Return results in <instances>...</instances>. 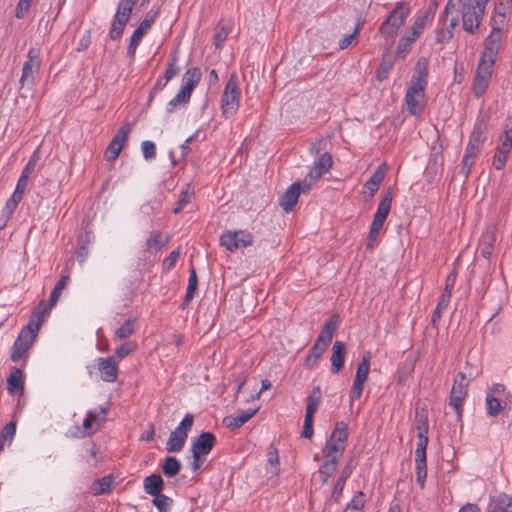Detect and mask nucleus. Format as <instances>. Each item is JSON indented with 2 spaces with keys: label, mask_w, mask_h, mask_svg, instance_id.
<instances>
[{
  "label": "nucleus",
  "mask_w": 512,
  "mask_h": 512,
  "mask_svg": "<svg viewBox=\"0 0 512 512\" xmlns=\"http://www.w3.org/2000/svg\"><path fill=\"white\" fill-rule=\"evenodd\" d=\"M132 129L131 123H125L117 131L116 135L112 138L104 152V158L107 161H114L120 154L125 142L128 139L129 133Z\"/></svg>",
  "instance_id": "nucleus-15"
},
{
  "label": "nucleus",
  "mask_w": 512,
  "mask_h": 512,
  "mask_svg": "<svg viewBox=\"0 0 512 512\" xmlns=\"http://www.w3.org/2000/svg\"><path fill=\"white\" fill-rule=\"evenodd\" d=\"M417 446L415 450V458L416 457H426V448L428 444V425L427 420L424 419L421 421V424L417 427Z\"/></svg>",
  "instance_id": "nucleus-28"
},
{
  "label": "nucleus",
  "mask_w": 512,
  "mask_h": 512,
  "mask_svg": "<svg viewBox=\"0 0 512 512\" xmlns=\"http://www.w3.org/2000/svg\"><path fill=\"white\" fill-rule=\"evenodd\" d=\"M346 355V345L341 341H335L332 347L331 369L332 372L338 373L344 365Z\"/></svg>",
  "instance_id": "nucleus-25"
},
{
  "label": "nucleus",
  "mask_w": 512,
  "mask_h": 512,
  "mask_svg": "<svg viewBox=\"0 0 512 512\" xmlns=\"http://www.w3.org/2000/svg\"><path fill=\"white\" fill-rule=\"evenodd\" d=\"M493 65V63L484 60L480 61L476 70L473 84V91L477 97L482 96L486 91L489 79L492 74Z\"/></svg>",
  "instance_id": "nucleus-17"
},
{
  "label": "nucleus",
  "mask_w": 512,
  "mask_h": 512,
  "mask_svg": "<svg viewBox=\"0 0 512 512\" xmlns=\"http://www.w3.org/2000/svg\"><path fill=\"white\" fill-rule=\"evenodd\" d=\"M105 415H106L105 408H101L99 413H97L96 411H89L87 413L88 418H90L92 420V423H97V426H99L100 423L105 421Z\"/></svg>",
  "instance_id": "nucleus-60"
},
{
  "label": "nucleus",
  "mask_w": 512,
  "mask_h": 512,
  "mask_svg": "<svg viewBox=\"0 0 512 512\" xmlns=\"http://www.w3.org/2000/svg\"><path fill=\"white\" fill-rule=\"evenodd\" d=\"M201 79L200 69L189 68L182 77V86L177 95L168 103V112H173L177 105L185 104L190 100L193 89L197 86Z\"/></svg>",
  "instance_id": "nucleus-6"
},
{
  "label": "nucleus",
  "mask_w": 512,
  "mask_h": 512,
  "mask_svg": "<svg viewBox=\"0 0 512 512\" xmlns=\"http://www.w3.org/2000/svg\"><path fill=\"white\" fill-rule=\"evenodd\" d=\"M175 63H176V56L174 55L172 58V62H170L168 64V67L165 71L166 81L171 80L174 76L177 75L179 69L176 67Z\"/></svg>",
  "instance_id": "nucleus-63"
},
{
  "label": "nucleus",
  "mask_w": 512,
  "mask_h": 512,
  "mask_svg": "<svg viewBox=\"0 0 512 512\" xmlns=\"http://www.w3.org/2000/svg\"><path fill=\"white\" fill-rule=\"evenodd\" d=\"M409 14L410 7L407 3H397L386 20L381 24L379 33L386 39L392 38L404 24Z\"/></svg>",
  "instance_id": "nucleus-7"
},
{
  "label": "nucleus",
  "mask_w": 512,
  "mask_h": 512,
  "mask_svg": "<svg viewBox=\"0 0 512 512\" xmlns=\"http://www.w3.org/2000/svg\"><path fill=\"white\" fill-rule=\"evenodd\" d=\"M229 33V29L225 26L220 27L214 35L215 46L219 48L226 40Z\"/></svg>",
  "instance_id": "nucleus-57"
},
{
  "label": "nucleus",
  "mask_w": 512,
  "mask_h": 512,
  "mask_svg": "<svg viewBox=\"0 0 512 512\" xmlns=\"http://www.w3.org/2000/svg\"><path fill=\"white\" fill-rule=\"evenodd\" d=\"M135 0H121L116 12V17L123 20H129Z\"/></svg>",
  "instance_id": "nucleus-43"
},
{
  "label": "nucleus",
  "mask_w": 512,
  "mask_h": 512,
  "mask_svg": "<svg viewBox=\"0 0 512 512\" xmlns=\"http://www.w3.org/2000/svg\"><path fill=\"white\" fill-rule=\"evenodd\" d=\"M253 243V235L245 230H227L220 236V244L229 251L248 247Z\"/></svg>",
  "instance_id": "nucleus-11"
},
{
  "label": "nucleus",
  "mask_w": 512,
  "mask_h": 512,
  "mask_svg": "<svg viewBox=\"0 0 512 512\" xmlns=\"http://www.w3.org/2000/svg\"><path fill=\"white\" fill-rule=\"evenodd\" d=\"M50 303L47 304L44 300H42L37 308L35 309V312H34V317L37 318V322L35 324V326L33 327L34 330L38 331L39 330V327L43 321V316L49 312L50 310Z\"/></svg>",
  "instance_id": "nucleus-48"
},
{
  "label": "nucleus",
  "mask_w": 512,
  "mask_h": 512,
  "mask_svg": "<svg viewBox=\"0 0 512 512\" xmlns=\"http://www.w3.org/2000/svg\"><path fill=\"white\" fill-rule=\"evenodd\" d=\"M502 38V32L500 27H493L490 35L485 41V47L482 52L481 60L493 63L495 62L498 54L500 43Z\"/></svg>",
  "instance_id": "nucleus-18"
},
{
  "label": "nucleus",
  "mask_w": 512,
  "mask_h": 512,
  "mask_svg": "<svg viewBox=\"0 0 512 512\" xmlns=\"http://www.w3.org/2000/svg\"><path fill=\"white\" fill-rule=\"evenodd\" d=\"M321 397L322 394L320 387H314L310 395L307 397L306 412L315 413L320 404Z\"/></svg>",
  "instance_id": "nucleus-39"
},
{
  "label": "nucleus",
  "mask_w": 512,
  "mask_h": 512,
  "mask_svg": "<svg viewBox=\"0 0 512 512\" xmlns=\"http://www.w3.org/2000/svg\"><path fill=\"white\" fill-rule=\"evenodd\" d=\"M512 149V118H507L503 130L499 135L496 152L493 157V166L501 170L507 161L508 155Z\"/></svg>",
  "instance_id": "nucleus-8"
},
{
  "label": "nucleus",
  "mask_w": 512,
  "mask_h": 512,
  "mask_svg": "<svg viewBox=\"0 0 512 512\" xmlns=\"http://www.w3.org/2000/svg\"><path fill=\"white\" fill-rule=\"evenodd\" d=\"M338 324L339 316L335 314L324 325L305 359V365L307 368L311 369L314 367L319 358H321L329 343L331 342Z\"/></svg>",
  "instance_id": "nucleus-2"
},
{
  "label": "nucleus",
  "mask_w": 512,
  "mask_h": 512,
  "mask_svg": "<svg viewBox=\"0 0 512 512\" xmlns=\"http://www.w3.org/2000/svg\"><path fill=\"white\" fill-rule=\"evenodd\" d=\"M179 256H180V250L179 249L173 250L169 254V256L164 259L163 268L166 270L171 269L174 266L177 259L179 258Z\"/></svg>",
  "instance_id": "nucleus-58"
},
{
  "label": "nucleus",
  "mask_w": 512,
  "mask_h": 512,
  "mask_svg": "<svg viewBox=\"0 0 512 512\" xmlns=\"http://www.w3.org/2000/svg\"><path fill=\"white\" fill-rule=\"evenodd\" d=\"M495 233L493 230H488L482 237L480 247L481 254L484 258L488 259L492 254L493 244L495 242Z\"/></svg>",
  "instance_id": "nucleus-36"
},
{
  "label": "nucleus",
  "mask_w": 512,
  "mask_h": 512,
  "mask_svg": "<svg viewBox=\"0 0 512 512\" xmlns=\"http://www.w3.org/2000/svg\"><path fill=\"white\" fill-rule=\"evenodd\" d=\"M21 199H22V196H20L18 193H13L11 198L6 202L5 212L8 215H11L14 212V210L16 209V207Z\"/></svg>",
  "instance_id": "nucleus-56"
},
{
  "label": "nucleus",
  "mask_w": 512,
  "mask_h": 512,
  "mask_svg": "<svg viewBox=\"0 0 512 512\" xmlns=\"http://www.w3.org/2000/svg\"><path fill=\"white\" fill-rule=\"evenodd\" d=\"M300 195V183L294 182L282 195L280 199V206L284 211L289 212L295 206Z\"/></svg>",
  "instance_id": "nucleus-24"
},
{
  "label": "nucleus",
  "mask_w": 512,
  "mask_h": 512,
  "mask_svg": "<svg viewBox=\"0 0 512 512\" xmlns=\"http://www.w3.org/2000/svg\"><path fill=\"white\" fill-rule=\"evenodd\" d=\"M469 380L463 372H459L450 391L449 405L454 409L457 418L462 415V405L468 394Z\"/></svg>",
  "instance_id": "nucleus-9"
},
{
  "label": "nucleus",
  "mask_w": 512,
  "mask_h": 512,
  "mask_svg": "<svg viewBox=\"0 0 512 512\" xmlns=\"http://www.w3.org/2000/svg\"><path fill=\"white\" fill-rule=\"evenodd\" d=\"M428 77V60L420 58L405 95V104L411 115H420L425 107V88Z\"/></svg>",
  "instance_id": "nucleus-1"
},
{
  "label": "nucleus",
  "mask_w": 512,
  "mask_h": 512,
  "mask_svg": "<svg viewBox=\"0 0 512 512\" xmlns=\"http://www.w3.org/2000/svg\"><path fill=\"white\" fill-rule=\"evenodd\" d=\"M192 195L193 192H191L188 188L183 190L180 194V198L177 202V205L174 208V213H180L184 209V207L190 202Z\"/></svg>",
  "instance_id": "nucleus-51"
},
{
  "label": "nucleus",
  "mask_w": 512,
  "mask_h": 512,
  "mask_svg": "<svg viewBox=\"0 0 512 512\" xmlns=\"http://www.w3.org/2000/svg\"><path fill=\"white\" fill-rule=\"evenodd\" d=\"M457 24H458L457 16H452L450 19L449 28L437 30L436 41L438 43L448 42L453 36L452 30L457 26Z\"/></svg>",
  "instance_id": "nucleus-38"
},
{
  "label": "nucleus",
  "mask_w": 512,
  "mask_h": 512,
  "mask_svg": "<svg viewBox=\"0 0 512 512\" xmlns=\"http://www.w3.org/2000/svg\"><path fill=\"white\" fill-rule=\"evenodd\" d=\"M156 15V12H149L146 15L145 19L140 23L139 27L132 34L127 49V55L129 57H134L139 42L141 41L142 37L147 33V31L151 28L152 24L155 21Z\"/></svg>",
  "instance_id": "nucleus-20"
},
{
  "label": "nucleus",
  "mask_w": 512,
  "mask_h": 512,
  "mask_svg": "<svg viewBox=\"0 0 512 512\" xmlns=\"http://www.w3.org/2000/svg\"><path fill=\"white\" fill-rule=\"evenodd\" d=\"M137 349L136 343L132 341L124 342L120 347H118L115 351V356L118 359H123L128 356L130 353Z\"/></svg>",
  "instance_id": "nucleus-50"
},
{
  "label": "nucleus",
  "mask_w": 512,
  "mask_h": 512,
  "mask_svg": "<svg viewBox=\"0 0 512 512\" xmlns=\"http://www.w3.org/2000/svg\"><path fill=\"white\" fill-rule=\"evenodd\" d=\"M324 461L320 465L318 473L321 477V481L323 484L327 483L329 478L334 474L337 469V465L339 463L338 460L323 458Z\"/></svg>",
  "instance_id": "nucleus-32"
},
{
  "label": "nucleus",
  "mask_w": 512,
  "mask_h": 512,
  "mask_svg": "<svg viewBox=\"0 0 512 512\" xmlns=\"http://www.w3.org/2000/svg\"><path fill=\"white\" fill-rule=\"evenodd\" d=\"M488 130V119L487 117H480L478 118L473 131L471 133V136L481 138L485 140V134Z\"/></svg>",
  "instance_id": "nucleus-46"
},
{
  "label": "nucleus",
  "mask_w": 512,
  "mask_h": 512,
  "mask_svg": "<svg viewBox=\"0 0 512 512\" xmlns=\"http://www.w3.org/2000/svg\"><path fill=\"white\" fill-rule=\"evenodd\" d=\"M194 417L192 414H186L180 425L171 432L169 439L166 443V450L168 452H179L185 445L188 437V431L192 428Z\"/></svg>",
  "instance_id": "nucleus-10"
},
{
  "label": "nucleus",
  "mask_w": 512,
  "mask_h": 512,
  "mask_svg": "<svg viewBox=\"0 0 512 512\" xmlns=\"http://www.w3.org/2000/svg\"><path fill=\"white\" fill-rule=\"evenodd\" d=\"M241 90L238 86V78L231 74L221 96V109L226 118L235 115L239 108Z\"/></svg>",
  "instance_id": "nucleus-5"
},
{
  "label": "nucleus",
  "mask_w": 512,
  "mask_h": 512,
  "mask_svg": "<svg viewBox=\"0 0 512 512\" xmlns=\"http://www.w3.org/2000/svg\"><path fill=\"white\" fill-rule=\"evenodd\" d=\"M97 366L103 381H116L118 376V362L113 356L107 358H98Z\"/></svg>",
  "instance_id": "nucleus-22"
},
{
  "label": "nucleus",
  "mask_w": 512,
  "mask_h": 512,
  "mask_svg": "<svg viewBox=\"0 0 512 512\" xmlns=\"http://www.w3.org/2000/svg\"><path fill=\"white\" fill-rule=\"evenodd\" d=\"M317 179L312 176L310 173H308V175L301 181L299 182L300 183V193L303 192V193H307L311 187L313 186V184L315 183Z\"/></svg>",
  "instance_id": "nucleus-61"
},
{
  "label": "nucleus",
  "mask_w": 512,
  "mask_h": 512,
  "mask_svg": "<svg viewBox=\"0 0 512 512\" xmlns=\"http://www.w3.org/2000/svg\"><path fill=\"white\" fill-rule=\"evenodd\" d=\"M70 280L69 272L64 271L60 280L56 283L50 295V308L54 307L62 293V291L67 287L68 282Z\"/></svg>",
  "instance_id": "nucleus-33"
},
{
  "label": "nucleus",
  "mask_w": 512,
  "mask_h": 512,
  "mask_svg": "<svg viewBox=\"0 0 512 512\" xmlns=\"http://www.w3.org/2000/svg\"><path fill=\"white\" fill-rule=\"evenodd\" d=\"M259 410V407L247 410L237 411L234 415L227 418V427L238 429L249 421Z\"/></svg>",
  "instance_id": "nucleus-26"
},
{
  "label": "nucleus",
  "mask_w": 512,
  "mask_h": 512,
  "mask_svg": "<svg viewBox=\"0 0 512 512\" xmlns=\"http://www.w3.org/2000/svg\"><path fill=\"white\" fill-rule=\"evenodd\" d=\"M37 332L33 329L32 321L20 331L13 346L12 361H18L24 355L35 340Z\"/></svg>",
  "instance_id": "nucleus-13"
},
{
  "label": "nucleus",
  "mask_w": 512,
  "mask_h": 512,
  "mask_svg": "<svg viewBox=\"0 0 512 512\" xmlns=\"http://www.w3.org/2000/svg\"><path fill=\"white\" fill-rule=\"evenodd\" d=\"M348 441V426L345 422L340 421L327 439L322 449L323 458L340 460L344 454Z\"/></svg>",
  "instance_id": "nucleus-3"
},
{
  "label": "nucleus",
  "mask_w": 512,
  "mask_h": 512,
  "mask_svg": "<svg viewBox=\"0 0 512 512\" xmlns=\"http://www.w3.org/2000/svg\"><path fill=\"white\" fill-rule=\"evenodd\" d=\"M416 479L421 487L424 486L425 479L427 477V465H426V457H416Z\"/></svg>",
  "instance_id": "nucleus-42"
},
{
  "label": "nucleus",
  "mask_w": 512,
  "mask_h": 512,
  "mask_svg": "<svg viewBox=\"0 0 512 512\" xmlns=\"http://www.w3.org/2000/svg\"><path fill=\"white\" fill-rule=\"evenodd\" d=\"M16 431V423L9 422L0 433V440L5 442L6 440H11Z\"/></svg>",
  "instance_id": "nucleus-54"
},
{
  "label": "nucleus",
  "mask_w": 512,
  "mask_h": 512,
  "mask_svg": "<svg viewBox=\"0 0 512 512\" xmlns=\"http://www.w3.org/2000/svg\"><path fill=\"white\" fill-rule=\"evenodd\" d=\"M136 319H127L121 327L116 329L114 335L116 339L123 340L129 338L135 332Z\"/></svg>",
  "instance_id": "nucleus-37"
},
{
  "label": "nucleus",
  "mask_w": 512,
  "mask_h": 512,
  "mask_svg": "<svg viewBox=\"0 0 512 512\" xmlns=\"http://www.w3.org/2000/svg\"><path fill=\"white\" fill-rule=\"evenodd\" d=\"M430 19V15L426 12L423 15L418 16L406 34L400 39L397 47V52L407 51L411 45L415 42L417 37L424 30L427 22Z\"/></svg>",
  "instance_id": "nucleus-12"
},
{
  "label": "nucleus",
  "mask_w": 512,
  "mask_h": 512,
  "mask_svg": "<svg viewBox=\"0 0 512 512\" xmlns=\"http://www.w3.org/2000/svg\"><path fill=\"white\" fill-rule=\"evenodd\" d=\"M484 141V139L470 136L465 155L462 160L461 173L463 175L467 176L469 174L470 169L474 164V160L479 154Z\"/></svg>",
  "instance_id": "nucleus-21"
},
{
  "label": "nucleus",
  "mask_w": 512,
  "mask_h": 512,
  "mask_svg": "<svg viewBox=\"0 0 512 512\" xmlns=\"http://www.w3.org/2000/svg\"><path fill=\"white\" fill-rule=\"evenodd\" d=\"M371 353L366 351L358 364L353 387H352V399H358L361 397L364 384L367 381L369 370H370Z\"/></svg>",
  "instance_id": "nucleus-14"
},
{
  "label": "nucleus",
  "mask_w": 512,
  "mask_h": 512,
  "mask_svg": "<svg viewBox=\"0 0 512 512\" xmlns=\"http://www.w3.org/2000/svg\"><path fill=\"white\" fill-rule=\"evenodd\" d=\"M450 295L448 293H442L440 300L437 304L435 311L432 314L431 323L433 326L437 325V322L441 318L442 311L448 306L450 301Z\"/></svg>",
  "instance_id": "nucleus-41"
},
{
  "label": "nucleus",
  "mask_w": 512,
  "mask_h": 512,
  "mask_svg": "<svg viewBox=\"0 0 512 512\" xmlns=\"http://www.w3.org/2000/svg\"><path fill=\"white\" fill-rule=\"evenodd\" d=\"M144 490L151 496H158L164 488V481L159 474H151L144 479Z\"/></svg>",
  "instance_id": "nucleus-29"
},
{
  "label": "nucleus",
  "mask_w": 512,
  "mask_h": 512,
  "mask_svg": "<svg viewBox=\"0 0 512 512\" xmlns=\"http://www.w3.org/2000/svg\"><path fill=\"white\" fill-rule=\"evenodd\" d=\"M488 0H465L462 10V26L468 33H475L482 21Z\"/></svg>",
  "instance_id": "nucleus-4"
},
{
  "label": "nucleus",
  "mask_w": 512,
  "mask_h": 512,
  "mask_svg": "<svg viewBox=\"0 0 512 512\" xmlns=\"http://www.w3.org/2000/svg\"><path fill=\"white\" fill-rule=\"evenodd\" d=\"M141 148L145 159H152L156 156V146L153 142L143 141Z\"/></svg>",
  "instance_id": "nucleus-53"
},
{
  "label": "nucleus",
  "mask_w": 512,
  "mask_h": 512,
  "mask_svg": "<svg viewBox=\"0 0 512 512\" xmlns=\"http://www.w3.org/2000/svg\"><path fill=\"white\" fill-rule=\"evenodd\" d=\"M359 33V24L356 25L353 33L345 36L344 38H342L340 41H339V48L340 49H346L348 46H350V44L352 43V41L356 38V36L358 35Z\"/></svg>",
  "instance_id": "nucleus-59"
},
{
  "label": "nucleus",
  "mask_w": 512,
  "mask_h": 512,
  "mask_svg": "<svg viewBox=\"0 0 512 512\" xmlns=\"http://www.w3.org/2000/svg\"><path fill=\"white\" fill-rule=\"evenodd\" d=\"M161 468H162V472L164 473V475L171 478V477L176 476L179 473V471L181 469V463L176 457L167 456L164 459V462H163Z\"/></svg>",
  "instance_id": "nucleus-35"
},
{
  "label": "nucleus",
  "mask_w": 512,
  "mask_h": 512,
  "mask_svg": "<svg viewBox=\"0 0 512 512\" xmlns=\"http://www.w3.org/2000/svg\"><path fill=\"white\" fill-rule=\"evenodd\" d=\"M23 385L22 371L15 368L7 378V389L10 393L22 392Z\"/></svg>",
  "instance_id": "nucleus-34"
},
{
  "label": "nucleus",
  "mask_w": 512,
  "mask_h": 512,
  "mask_svg": "<svg viewBox=\"0 0 512 512\" xmlns=\"http://www.w3.org/2000/svg\"><path fill=\"white\" fill-rule=\"evenodd\" d=\"M127 22H128V20H123V19H120L119 17L115 16L114 21L111 26V29H110V32H109L110 39H112V40L119 39L123 33L124 27Z\"/></svg>",
  "instance_id": "nucleus-45"
},
{
  "label": "nucleus",
  "mask_w": 512,
  "mask_h": 512,
  "mask_svg": "<svg viewBox=\"0 0 512 512\" xmlns=\"http://www.w3.org/2000/svg\"><path fill=\"white\" fill-rule=\"evenodd\" d=\"M40 68L39 52L36 49H30L28 52V60L25 61L22 68V75L20 83L22 86L25 84H32L34 76Z\"/></svg>",
  "instance_id": "nucleus-19"
},
{
  "label": "nucleus",
  "mask_w": 512,
  "mask_h": 512,
  "mask_svg": "<svg viewBox=\"0 0 512 512\" xmlns=\"http://www.w3.org/2000/svg\"><path fill=\"white\" fill-rule=\"evenodd\" d=\"M486 409L489 416H497L501 411V403L500 401L493 397V396H487L486 397Z\"/></svg>",
  "instance_id": "nucleus-49"
},
{
  "label": "nucleus",
  "mask_w": 512,
  "mask_h": 512,
  "mask_svg": "<svg viewBox=\"0 0 512 512\" xmlns=\"http://www.w3.org/2000/svg\"><path fill=\"white\" fill-rule=\"evenodd\" d=\"M153 504L160 512H168L172 505V499L164 494L159 493L158 496H153Z\"/></svg>",
  "instance_id": "nucleus-47"
},
{
  "label": "nucleus",
  "mask_w": 512,
  "mask_h": 512,
  "mask_svg": "<svg viewBox=\"0 0 512 512\" xmlns=\"http://www.w3.org/2000/svg\"><path fill=\"white\" fill-rule=\"evenodd\" d=\"M393 198L392 189L388 188L381 201L378 204L376 213L370 226V231L379 234L382 226L390 212L391 202Z\"/></svg>",
  "instance_id": "nucleus-16"
},
{
  "label": "nucleus",
  "mask_w": 512,
  "mask_h": 512,
  "mask_svg": "<svg viewBox=\"0 0 512 512\" xmlns=\"http://www.w3.org/2000/svg\"><path fill=\"white\" fill-rule=\"evenodd\" d=\"M315 413L306 412L304 419V426L302 431V436L304 438H311L313 436V417Z\"/></svg>",
  "instance_id": "nucleus-52"
},
{
  "label": "nucleus",
  "mask_w": 512,
  "mask_h": 512,
  "mask_svg": "<svg viewBox=\"0 0 512 512\" xmlns=\"http://www.w3.org/2000/svg\"><path fill=\"white\" fill-rule=\"evenodd\" d=\"M169 237L160 232H152L146 241V248L149 252H157L167 244Z\"/></svg>",
  "instance_id": "nucleus-31"
},
{
  "label": "nucleus",
  "mask_w": 512,
  "mask_h": 512,
  "mask_svg": "<svg viewBox=\"0 0 512 512\" xmlns=\"http://www.w3.org/2000/svg\"><path fill=\"white\" fill-rule=\"evenodd\" d=\"M36 161H37V157L36 155L34 154L30 160L28 161L26 167L24 168L23 172H22V177L23 178H29V176L34 172V169H35V166H36Z\"/></svg>",
  "instance_id": "nucleus-64"
},
{
  "label": "nucleus",
  "mask_w": 512,
  "mask_h": 512,
  "mask_svg": "<svg viewBox=\"0 0 512 512\" xmlns=\"http://www.w3.org/2000/svg\"><path fill=\"white\" fill-rule=\"evenodd\" d=\"M332 156L330 153H323L313 164L309 173L316 179H319L322 175L330 170L332 167Z\"/></svg>",
  "instance_id": "nucleus-27"
},
{
  "label": "nucleus",
  "mask_w": 512,
  "mask_h": 512,
  "mask_svg": "<svg viewBox=\"0 0 512 512\" xmlns=\"http://www.w3.org/2000/svg\"><path fill=\"white\" fill-rule=\"evenodd\" d=\"M112 478L110 476H104L92 485V490L95 495H101L108 493L111 490Z\"/></svg>",
  "instance_id": "nucleus-40"
},
{
  "label": "nucleus",
  "mask_w": 512,
  "mask_h": 512,
  "mask_svg": "<svg viewBox=\"0 0 512 512\" xmlns=\"http://www.w3.org/2000/svg\"><path fill=\"white\" fill-rule=\"evenodd\" d=\"M216 443V437L211 432H203L196 437L192 443V453H197L202 456H206L214 447Z\"/></svg>",
  "instance_id": "nucleus-23"
},
{
  "label": "nucleus",
  "mask_w": 512,
  "mask_h": 512,
  "mask_svg": "<svg viewBox=\"0 0 512 512\" xmlns=\"http://www.w3.org/2000/svg\"><path fill=\"white\" fill-rule=\"evenodd\" d=\"M30 4H28L26 1L19 0L16 10H15V17L18 19L24 18V16L27 14L29 10Z\"/></svg>",
  "instance_id": "nucleus-62"
},
{
  "label": "nucleus",
  "mask_w": 512,
  "mask_h": 512,
  "mask_svg": "<svg viewBox=\"0 0 512 512\" xmlns=\"http://www.w3.org/2000/svg\"><path fill=\"white\" fill-rule=\"evenodd\" d=\"M385 172L386 166L385 164H382L377 168V170L368 179V181H366L364 186L370 191L371 196H373L374 193L379 189V186L385 177Z\"/></svg>",
  "instance_id": "nucleus-30"
},
{
  "label": "nucleus",
  "mask_w": 512,
  "mask_h": 512,
  "mask_svg": "<svg viewBox=\"0 0 512 512\" xmlns=\"http://www.w3.org/2000/svg\"><path fill=\"white\" fill-rule=\"evenodd\" d=\"M364 504H365L364 494L362 492H358L352 498L351 502L347 506L358 510V512H362Z\"/></svg>",
  "instance_id": "nucleus-55"
},
{
  "label": "nucleus",
  "mask_w": 512,
  "mask_h": 512,
  "mask_svg": "<svg viewBox=\"0 0 512 512\" xmlns=\"http://www.w3.org/2000/svg\"><path fill=\"white\" fill-rule=\"evenodd\" d=\"M198 280H197V274L194 268L190 269V275L188 279V286L186 295L184 298L185 304H188L192 298L194 297L196 288H197Z\"/></svg>",
  "instance_id": "nucleus-44"
}]
</instances>
